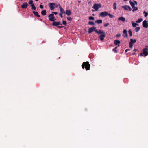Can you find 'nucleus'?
Wrapping results in <instances>:
<instances>
[{"label": "nucleus", "instance_id": "f257e3e1", "mask_svg": "<svg viewBox=\"0 0 148 148\" xmlns=\"http://www.w3.org/2000/svg\"><path fill=\"white\" fill-rule=\"evenodd\" d=\"M95 32L99 34H101L99 37V39L101 41L104 40V37H105V33L104 31L99 30L98 31L97 30H96Z\"/></svg>", "mask_w": 148, "mask_h": 148}, {"label": "nucleus", "instance_id": "f03ea898", "mask_svg": "<svg viewBox=\"0 0 148 148\" xmlns=\"http://www.w3.org/2000/svg\"><path fill=\"white\" fill-rule=\"evenodd\" d=\"M82 66L83 69L85 68L86 70H88L90 69V65L88 61L84 62L82 64Z\"/></svg>", "mask_w": 148, "mask_h": 148}, {"label": "nucleus", "instance_id": "7ed1b4c3", "mask_svg": "<svg viewBox=\"0 0 148 148\" xmlns=\"http://www.w3.org/2000/svg\"><path fill=\"white\" fill-rule=\"evenodd\" d=\"M101 7V5L100 4L95 3L94 4L92 8L95 9V11H97L99 8Z\"/></svg>", "mask_w": 148, "mask_h": 148}, {"label": "nucleus", "instance_id": "20e7f679", "mask_svg": "<svg viewBox=\"0 0 148 148\" xmlns=\"http://www.w3.org/2000/svg\"><path fill=\"white\" fill-rule=\"evenodd\" d=\"M147 49H148L147 48H145L143 50V52L140 53V56H143V55H144L145 57L147 56L148 55V52L147 51H146V50Z\"/></svg>", "mask_w": 148, "mask_h": 148}, {"label": "nucleus", "instance_id": "39448f33", "mask_svg": "<svg viewBox=\"0 0 148 148\" xmlns=\"http://www.w3.org/2000/svg\"><path fill=\"white\" fill-rule=\"evenodd\" d=\"M108 13L107 12L105 11L100 13L99 14V16L102 17H104L108 15Z\"/></svg>", "mask_w": 148, "mask_h": 148}, {"label": "nucleus", "instance_id": "423d86ee", "mask_svg": "<svg viewBox=\"0 0 148 148\" xmlns=\"http://www.w3.org/2000/svg\"><path fill=\"white\" fill-rule=\"evenodd\" d=\"M48 17L49 18V20L51 21H54L55 20L54 14H49Z\"/></svg>", "mask_w": 148, "mask_h": 148}, {"label": "nucleus", "instance_id": "0eeeda50", "mask_svg": "<svg viewBox=\"0 0 148 148\" xmlns=\"http://www.w3.org/2000/svg\"><path fill=\"white\" fill-rule=\"evenodd\" d=\"M96 29V27L94 26L89 28L88 31V33H91L94 31L95 32V30H97V29Z\"/></svg>", "mask_w": 148, "mask_h": 148}, {"label": "nucleus", "instance_id": "6e6552de", "mask_svg": "<svg viewBox=\"0 0 148 148\" xmlns=\"http://www.w3.org/2000/svg\"><path fill=\"white\" fill-rule=\"evenodd\" d=\"M143 27L147 28L148 27V23L146 20L144 21L143 22Z\"/></svg>", "mask_w": 148, "mask_h": 148}, {"label": "nucleus", "instance_id": "1a4fd4ad", "mask_svg": "<svg viewBox=\"0 0 148 148\" xmlns=\"http://www.w3.org/2000/svg\"><path fill=\"white\" fill-rule=\"evenodd\" d=\"M28 5V4L26 2L23 3L22 5L21 6V7L23 9H26L27 8V6Z\"/></svg>", "mask_w": 148, "mask_h": 148}, {"label": "nucleus", "instance_id": "9d476101", "mask_svg": "<svg viewBox=\"0 0 148 148\" xmlns=\"http://www.w3.org/2000/svg\"><path fill=\"white\" fill-rule=\"evenodd\" d=\"M123 35L122 36L123 37H127V31L126 29H124L123 32Z\"/></svg>", "mask_w": 148, "mask_h": 148}, {"label": "nucleus", "instance_id": "9b49d317", "mask_svg": "<svg viewBox=\"0 0 148 148\" xmlns=\"http://www.w3.org/2000/svg\"><path fill=\"white\" fill-rule=\"evenodd\" d=\"M64 14H65L68 16H69L71 14V12L70 10H66V11H64Z\"/></svg>", "mask_w": 148, "mask_h": 148}, {"label": "nucleus", "instance_id": "f8f14e48", "mask_svg": "<svg viewBox=\"0 0 148 148\" xmlns=\"http://www.w3.org/2000/svg\"><path fill=\"white\" fill-rule=\"evenodd\" d=\"M121 42L119 40H115L114 41V44L116 45H118V46H119V44Z\"/></svg>", "mask_w": 148, "mask_h": 148}, {"label": "nucleus", "instance_id": "ddd939ff", "mask_svg": "<svg viewBox=\"0 0 148 148\" xmlns=\"http://www.w3.org/2000/svg\"><path fill=\"white\" fill-rule=\"evenodd\" d=\"M59 8L60 10V11L61 12L60 13H61L62 14L64 13V10L63 8L60 6V5L59 4Z\"/></svg>", "mask_w": 148, "mask_h": 148}, {"label": "nucleus", "instance_id": "4468645a", "mask_svg": "<svg viewBox=\"0 0 148 148\" xmlns=\"http://www.w3.org/2000/svg\"><path fill=\"white\" fill-rule=\"evenodd\" d=\"M49 7L51 10H53L55 9L54 6L52 3H49Z\"/></svg>", "mask_w": 148, "mask_h": 148}, {"label": "nucleus", "instance_id": "2eb2a0df", "mask_svg": "<svg viewBox=\"0 0 148 148\" xmlns=\"http://www.w3.org/2000/svg\"><path fill=\"white\" fill-rule=\"evenodd\" d=\"M33 13L36 16H37L38 17H40V15H39L38 13L37 12L34 11L33 12Z\"/></svg>", "mask_w": 148, "mask_h": 148}, {"label": "nucleus", "instance_id": "dca6fc26", "mask_svg": "<svg viewBox=\"0 0 148 148\" xmlns=\"http://www.w3.org/2000/svg\"><path fill=\"white\" fill-rule=\"evenodd\" d=\"M118 20L122 21L123 22H124L125 21V18L123 17H120L119 18Z\"/></svg>", "mask_w": 148, "mask_h": 148}, {"label": "nucleus", "instance_id": "f3484780", "mask_svg": "<svg viewBox=\"0 0 148 148\" xmlns=\"http://www.w3.org/2000/svg\"><path fill=\"white\" fill-rule=\"evenodd\" d=\"M58 25H60V26H57V27L59 28H61L63 27L62 26V24L60 23V22H57Z\"/></svg>", "mask_w": 148, "mask_h": 148}, {"label": "nucleus", "instance_id": "a211bd4d", "mask_svg": "<svg viewBox=\"0 0 148 148\" xmlns=\"http://www.w3.org/2000/svg\"><path fill=\"white\" fill-rule=\"evenodd\" d=\"M41 14L43 16H45L46 14V10H44L41 12Z\"/></svg>", "mask_w": 148, "mask_h": 148}, {"label": "nucleus", "instance_id": "6ab92c4d", "mask_svg": "<svg viewBox=\"0 0 148 148\" xmlns=\"http://www.w3.org/2000/svg\"><path fill=\"white\" fill-rule=\"evenodd\" d=\"M95 23H97L98 24H100L102 23V20H97L95 21Z\"/></svg>", "mask_w": 148, "mask_h": 148}, {"label": "nucleus", "instance_id": "aec40b11", "mask_svg": "<svg viewBox=\"0 0 148 148\" xmlns=\"http://www.w3.org/2000/svg\"><path fill=\"white\" fill-rule=\"evenodd\" d=\"M130 43H132V44L135 43L136 42V40L135 39H130Z\"/></svg>", "mask_w": 148, "mask_h": 148}, {"label": "nucleus", "instance_id": "412c9836", "mask_svg": "<svg viewBox=\"0 0 148 148\" xmlns=\"http://www.w3.org/2000/svg\"><path fill=\"white\" fill-rule=\"evenodd\" d=\"M132 26L134 27H135L137 25H138V24H137V23L134 22L133 21H132Z\"/></svg>", "mask_w": 148, "mask_h": 148}, {"label": "nucleus", "instance_id": "4be33fe9", "mask_svg": "<svg viewBox=\"0 0 148 148\" xmlns=\"http://www.w3.org/2000/svg\"><path fill=\"white\" fill-rule=\"evenodd\" d=\"M30 6L31 7V9L33 10H36V8L35 5H34V4L32 5H30Z\"/></svg>", "mask_w": 148, "mask_h": 148}, {"label": "nucleus", "instance_id": "5701e85b", "mask_svg": "<svg viewBox=\"0 0 148 148\" xmlns=\"http://www.w3.org/2000/svg\"><path fill=\"white\" fill-rule=\"evenodd\" d=\"M130 3L132 8H133L135 6L134 3L133 2H132L131 1H130Z\"/></svg>", "mask_w": 148, "mask_h": 148}, {"label": "nucleus", "instance_id": "b1692460", "mask_svg": "<svg viewBox=\"0 0 148 148\" xmlns=\"http://www.w3.org/2000/svg\"><path fill=\"white\" fill-rule=\"evenodd\" d=\"M128 6L126 5L124 6H122V7L125 10H128Z\"/></svg>", "mask_w": 148, "mask_h": 148}, {"label": "nucleus", "instance_id": "393cba45", "mask_svg": "<svg viewBox=\"0 0 148 148\" xmlns=\"http://www.w3.org/2000/svg\"><path fill=\"white\" fill-rule=\"evenodd\" d=\"M57 22L53 21V23H52V25L53 26H57L58 25H57Z\"/></svg>", "mask_w": 148, "mask_h": 148}, {"label": "nucleus", "instance_id": "a878e982", "mask_svg": "<svg viewBox=\"0 0 148 148\" xmlns=\"http://www.w3.org/2000/svg\"><path fill=\"white\" fill-rule=\"evenodd\" d=\"M117 47H116L115 48L113 49H112L113 51L114 52V53H117V51L116 50V49H117Z\"/></svg>", "mask_w": 148, "mask_h": 148}, {"label": "nucleus", "instance_id": "bb28decb", "mask_svg": "<svg viewBox=\"0 0 148 148\" xmlns=\"http://www.w3.org/2000/svg\"><path fill=\"white\" fill-rule=\"evenodd\" d=\"M88 24L92 25H95L94 22L92 21H89L88 22Z\"/></svg>", "mask_w": 148, "mask_h": 148}, {"label": "nucleus", "instance_id": "cd10ccee", "mask_svg": "<svg viewBox=\"0 0 148 148\" xmlns=\"http://www.w3.org/2000/svg\"><path fill=\"white\" fill-rule=\"evenodd\" d=\"M116 3H114L113 4V8L114 10H116V9L117 7H116Z\"/></svg>", "mask_w": 148, "mask_h": 148}, {"label": "nucleus", "instance_id": "c85d7f7f", "mask_svg": "<svg viewBox=\"0 0 148 148\" xmlns=\"http://www.w3.org/2000/svg\"><path fill=\"white\" fill-rule=\"evenodd\" d=\"M128 32L130 34V37H131L132 36V32L131 30H129L128 31Z\"/></svg>", "mask_w": 148, "mask_h": 148}, {"label": "nucleus", "instance_id": "c756f323", "mask_svg": "<svg viewBox=\"0 0 148 148\" xmlns=\"http://www.w3.org/2000/svg\"><path fill=\"white\" fill-rule=\"evenodd\" d=\"M140 28L139 27H137L135 28V29L136 32H137L140 29Z\"/></svg>", "mask_w": 148, "mask_h": 148}, {"label": "nucleus", "instance_id": "7c9ffc66", "mask_svg": "<svg viewBox=\"0 0 148 148\" xmlns=\"http://www.w3.org/2000/svg\"><path fill=\"white\" fill-rule=\"evenodd\" d=\"M143 21V19L142 18H139L137 21L136 22L137 23H140L142 22Z\"/></svg>", "mask_w": 148, "mask_h": 148}, {"label": "nucleus", "instance_id": "2f4dec72", "mask_svg": "<svg viewBox=\"0 0 148 148\" xmlns=\"http://www.w3.org/2000/svg\"><path fill=\"white\" fill-rule=\"evenodd\" d=\"M28 4H30V5L34 4H33V1L32 0H29L28 3Z\"/></svg>", "mask_w": 148, "mask_h": 148}, {"label": "nucleus", "instance_id": "473e14b6", "mask_svg": "<svg viewBox=\"0 0 148 148\" xmlns=\"http://www.w3.org/2000/svg\"><path fill=\"white\" fill-rule=\"evenodd\" d=\"M132 8L133 9L132 11L133 12L137 10L138 9L137 7H135V6L134 7V8Z\"/></svg>", "mask_w": 148, "mask_h": 148}, {"label": "nucleus", "instance_id": "72a5a7b5", "mask_svg": "<svg viewBox=\"0 0 148 148\" xmlns=\"http://www.w3.org/2000/svg\"><path fill=\"white\" fill-rule=\"evenodd\" d=\"M143 13L144 14H145V15H144V16H145V17H146L147 16V15H148V13L147 12L145 11H144L143 12Z\"/></svg>", "mask_w": 148, "mask_h": 148}, {"label": "nucleus", "instance_id": "f704fd0d", "mask_svg": "<svg viewBox=\"0 0 148 148\" xmlns=\"http://www.w3.org/2000/svg\"><path fill=\"white\" fill-rule=\"evenodd\" d=\"M108 15L109 16V17L110 18H112L114 17V16L113 15H112V14H110L108 13Z\"/></svg>", "mask_w": 148, "mask_h": 148}, {"label": "nucleus", "instance_id": "c9c22d12", "mask_svg": "<svg viewBox=\"0 0 148 148\" xmlns=\"http://www.w3.org/2000/svg\"><path fill=\"white\" fill-rule=\"evenodd\" d=\"M89 20H94V18L92 16H90L89 17Z\"/></svg>", "mask_w": 148, "mask_h": 148}, {"label": "nucleus", "instance_id": "e433bc0d", "mask_svg": "<svg viewBox=\"0 0 148 148\" xmlns=\"http://www.w3.org/2000/svg\"><path fill=\"white\" fill-rule=\"evenodd\" d=\"M62 24L64 25H66L67 24V23L66 21H63Z\"/></svg>", "mask_w": 148, "mask_h": 148}, {"label": "nucleus", "instance_id": "4c0bfd02", "mask_svg": "<svg viewBox=\"0 0 148 148\" xmlns=\"http://www.w3.org/2000/svg\"><path fill=\"white\" fill-rule=\"evenodd\" d=\"M53 4V5H54V7H55V8H57L58 7V5H57L56 4V3H52Z\"/></svg>", "mask_w": 148, "mask_h": 148}, {"label": "nucleus", "instance_id": "58836bf2", "mask_svg": "<svg viewBox=\"0 0 148 148\" xmlns=\"http://www.w3.org/2000/svg\"><path fill=\"white\" fill-rule=\"evenodd\" d=\"M67 19L68 20L70 21L71 20L72 18L71 17H67Z\"/></svg>", "mask_w": 148, "mask_h": 148}, {"label": "nucleus", "instance_id": "ea45409f", "mask_svg": "<svg viewBox=\"0 0 148 148\" xmlns=\"http://www.w3.org/2000/svg\"><path fill=\"white\" fill-rule=\"evenodd\" d=\"M129 45H130V48H132V47H133V44H132L130 43Z\"/></svg>", "mask_w": 148, "mask_h": 148}, {"label": "nucleus", "instance_id": "a19ab883", "mask_svg": "<svg viewBox=\"0 0 148 148\" xmlns=\"http://www.w3.org/2000/svg\"><path fill=\"white\" fill-rule=\"evenodd\" d=\"M62 14L61 13H60L59 14V15L60 16V17L61 18H63V16H62V14Z\"/></svg>", "mask_w": 148, "mask_h": 148}, {"label": "nucleus", "instance_id": "79ce46f5", "mask_svg": "<svg viewBox=\"0 0 148 148\" xmlns=\"http://www.w3.org/2000/svg\"><path fill=\"white\" fill-rule=\"evenodd\" d=\"M109 25V23H106L105 24L104 26L105 27H107V26H108V25Z\"/></svg>", "mask_w": 148, "mask_h": 148}, {"label": "nucleus", "instance_id": "37998d69", "mask_svg": "<svg viewBox=\"0 0 148 148\" xmlns=\"http://www.w3.org/2000/svg\"><path fill=\"white\" fill-rule=\"evenodd\" d=\"M121 36V34H116V36L117 37H119Z\"/></svg>", "mask_w": 148, "mask_h": 148}, {"label": "nucleus", "instance_id": "c03bdc74", "mask_svg": "<svg viewBox=\"0 0 148 148\" xmlns=\"http://www.w3.org/2000/svg\"><path fill=\"white\" fill-rule=\"evenodd\" d=\"M53 14H54L55 15H57L58 14V13L57 12H52V13Z\"/></svg>", "mask_w": 148, "mask_h": 148}, {"label": "nucleus", "instance_id": "a18cd8bd", "mask_svg": "<svg viewBox=\"0 0 148 148\" xmlns=\"http://www.w3.org/2000/svg\"><path fill=\"white\" fill-rule=\"evenodd\" d=\"M128 10H129L130 11L132 10V8H131L129 6H128Z\"/></svg>", "mask_w": 148, "mask_h": 148}, {"label": "nucleus", "instance_id": "49530a36", "mask_svg": "<svg viewBox=\"0 0 148 148\" xmlns=\"http://www.w3.org/2000/svg\"><path fill=\"white\" fill-rule=\"evenodd\" d=\"M40 7L41 9H43V6L42 5H40Z\"/></svg>", "mask_w": 148, "mask_h": 148}, {"label": "nucleus", "instance_id": "de8ad7c7", "mask_svg": "<svg viewBox=\"0 0 148 148\" xmlns=\"http://www.w3.org/2000/svg\"><path fill=\"white\" fill-rule=\"evenodd\" d=\"M130 49H126L125 51V53L127 52L128 51H130Z\"/></svg>", "mask_w": 148, "mask_h": 148}, {"label": "nucleus", "instance_id": "09e8293b", "mask_svg": "<svg viewBox=\"0 0 148 148\" xmlns=\"http://www.w3.org/2000/svg\"><path fill=\"white\" fill-rule=\"evenodd\" d=\"M135 54V53L134 51H132V55H134Z\"/></svg>", "mask_w": 148, "mask_h": 148}, {"label": "nucleus", "instance_id": "8fccbe9b", "mask_svg": "<svg viewBox=\"0 0 148 148\" xmlns=\"http://www.w3.org/2000/svg\"><path fill=\"white\" fill-rule=\"evenodd\" d=\"M137 51V49H134V50L132 51H134V52H135V51Z\"/></svg>", "mask_w": 148, "mask_h": 148}, {"label": "nucleus", "instance_id": "3c124183", "mask_svg": "<svg viewBox=\"0 0 148 148\" xmlns=\"http://www.w3.org/2000/svg\"><path fill=\"white\" fill-rule=\"evenodd\" d=\"M128 1V0H124V1Z\"/></svg>", "mask_w": 148, "mask_h": 148}, {"label": "nucleus", "instance_id": "603ef678", "mask_svg": "<svg viewBox=\"0 0 148 148\" xmlns=\"http://www.w3.org/2000/svg\"><path fill=\"white\" fill-rule=\"evenodd\" d=\"M134 2H135V3H136V4H137V2H136V1H134Z\"/></svg>", "mask_w": 148, "mask_h": 148}, {"label": "nucleus", "instance_id": "864d4df0", "mask_svg": "<svg viewBox=\"0 0 148 148\" xmlns=\"http://www.w3.org/2000/svg\"><path fill=\"white\" fill-rule=\"evenodd\" d=\"M36 1H38V0H35Z\"/></svg>", "mask_w": 148, "mask_h": 148}, {"label": "nucleus", "instance_id": "5fc2aeb1", "mask_svg": "<svg viewBox=\"0 0 148 148\" xmlns=\"http://www.w3.org/2000/svg\"><path fill=\"white\" fill-rule=\"evenodd\" d=\"M92 11H94V10H92Z\"/></svg>", "mask_w": 148, "mask_h": 148}, {"label": "nucleus", "instance_id": "6e6d98bb", "mask_svg": "<svg viewBox=\"0 0 148 148\" xmlns=\"http://www.w3.org/2000/svg\"><path fill=\"white\" fill-rule=\"evenodd\" d=\"M22 0H21V1H22Z\"/></svg>", "mask_w": 148, "mask_h": 148}]
</instances>
